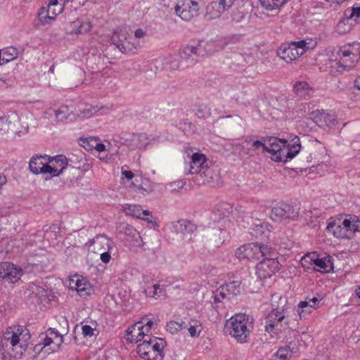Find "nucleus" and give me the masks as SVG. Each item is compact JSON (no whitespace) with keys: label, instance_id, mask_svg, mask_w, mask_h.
<instances>
[{"label":"nucleus","instance_id":"nucleus-40","mask_svg":"<svg viewBox=\"0 0 360 360\" xmlns=\"http://www.w3.org/2000/svg\"><path fill=\"white\" fill-rule=\"evenodd\" d=\"M56 120L58 122H62L69 117L70 115V109L67 105H63L59 109L54 111Z\"/></svg>","mask_w":360,"mask_h":360},{"label":"nucleus","instance_id":"nucleus-18","mask_svg":"<svg viewBox=\"0 0 360 360\" xmlns=\"http://www.w3.org/2000/svg\"><path fill=\"white\" fill-rule=\"evenodd\" d=\"M70 287L71 289L76 290L82 297H86L93 292L91 285L84 277L75 276V278L71 279L70 281Z\"/></svg>","mask_w":360,"mask_h":360},{"label":"nucleus","instance_id":"nucleus-22","mask_svg":"<svg viewBox=\"0 0 360 360\" xmlns=\"http://www.w3.org/2000/svg\"><path fill=\"white\" fill-rule=\"evenodd\" d=\"M147 335L141 322L134 323L129 327L127 330V340L131 342H138L143 340Z\"/></svg>","mask_w":360,"mask_h":360},{"label":"nucleus","instance_id":"nucleus-48","mask_svg":"<svg viewBox=\"0 0 360 360\" xmlns=\"http://www.w3.org/2000/svg\"><path fill=\"white\" fill-rule=\"evenodd\" d=\"M10 268L12 269V263L1 262L0 263V278L5 280L8 274Z\"/></svg>","mask_w":360,"mask_h":360},{"label":"nucleus","instance_id":"nucleus-4","mask_svg":"<svg viewBox=\"0 0 360 360\" xmlns=\"http://www.w3.org/2000/svg\"><path fill=\"white\" fill-rule=\"evenodd\" d=\"M277 255V250L267 245L258 243H248L238 248L236 256L239 259H247L249 261H257L264 255L274 257Z\"/></svg>","mask_w":360,"mask_h":360},{"label":"nucleus","instance_id":"nucleus-53","mask_svg":"<svg viewBox=\"0 0 360 360\" xmlns=\"http://www.w3.org/2000/svg\"><path fill=\"white\" fill-rule=\"evenodd\" d=\"M82 334L86 338H91L94 335L95 328H93L89 325H84L82 327Z\"/></svg>","mask_w":360,"mask_h":360},{"label":"nucleus","instance_id":"nucleus-16","mask_svg":"<svg viewBox=\"0 0 360 360\" xmlns=\"http://www.w3.org/2000/svg\"><path fill=\"white\" fill-rule=\"evenodd\" d=\"M121 139L123 140V144L129 146L133 148H141L145 147L150 141L148 136L145 133H123Z\"/></svg>","mask_w":360,"mask_h":360},{"label":"nucleus","instance_id":"nucleus-54","mask_svg":"<svg viewBox=\"0 0 360 360\" xmlns=\"http://www.w3.org/2000/svg\"><path fill=\"white\" fill-rule=\"evenodd\" d=\"M252 148L254 150H259L261 148L262 150V152L265 153L266 150L267 149V146L261 141L256 140L252 142Z\"/></svg>","mask_w":360,"mask_h":360},{"label":"nucleus","instance_id":"nucleus-36","mask_svg":"<svg viewBox=\"0 0 360 360\" xmlns=\"http://www.w3.org/2000/svg\"><path fill=\"white\" fill-rule=\"evenodd\" d=\"M316 257V252H309L303 256L300 260L302 266L304 269H313V266L315 265L314 261H316L315 257Z\"/></svg>","mask_w":360,"mask_h":360},{"label":"nucleus","instance_id":"nucleus-35","mask_svg":"<svg viewBox=\"0 0 360 360\" xmlns=\"http://www.w3.org/2000/svg\"><path fill=\"white\" fill-rule=\"evenodd\" d=\"M22 275V269L12 264V269L10 268L8 274L5 281L14 283L18 281Z\"/></svg>","mask_w":360,"mask_h":360},{"label":"nucleus","instance_id":"nucleus-46","mask_svg":"<svg viewBox=\"0 0 360 360\" xmlns=\"http://www.w3.org/2000/svg\"><path fill=\"white\" fill-rule=\"evenodd\" d=\"M166 327L167 331L174 334L180 330H182L183 328H186L187 326L186 325V323L184 321H181V323H178L176 321H169V323H167Z\"/></svg>","mask_w":360,"mask_h":360},{"label":"nucleus","instance_id":"nucleus-5","mask_svg":"<svg viewBox=\"0 0 360 360\" xmlns=\"http://www.w3.org/2000/svg\"><path fill=\"white\" fill-rule=\"evenodd\" d=\"M166 342L162 338L155 337L144 340L137 346L136 352L145 360H162L164 357L163 349Z\"/></svg>","mask_w":360,"mask_h":360},{"label":"nucleus","instance_id":"nucleus-55","mask_svg":"<svg viewBox=\"0 0 360 360\" xmlns=\"http://www.w3.org/2000/svg\"><path fill=\"white\" fill-rule=\"evenodd\" d=\"M91 30V25L89 22H84L82 23L79 27H78V30L77 32H75L76 34H83L89 32Z\"/></svg>","mask_w":360,"mask_h":360},{"label":"nucleus","instance_id":"nucleus-62","mask_svg":"<svg viewBox=\"0 0 360 360\" xmlns=\"http://www.w3.org/2000/svg\"><path fill=\"white\" fill-rule=\"evenodd\" d=\"M6 176L4 175L0 174V189L1 188L2 186L6 184Z\"/></svg>","mask_w":360,"mask_h":360},{"label":"nucleus","instance_id":"nucleus-28","mask_svg":"<svg viewBox=\"0 0 360 360\" xmlns=\"http://www.w3.org/2000/svg\"><path fill=\"white\" fill-rule=\"evenodd\" d=\"M347 9L345 10L344 17L338 22L335 27V31L339 34H345L352 29V20H354V17H349L347 15Z\"/></svg>","mask_w":360,"mask_h":360},{"label":"nucleus","instance_id":"nucleus-39","mask_svg":"<svg viewBox=\"0 0 360 360\" xmlns=\"http://www.w3.org/2000/svg\"><path fill=\"white\" fill-rule=\"evenodd\" d=\"M49 162H53L56 165L58 169H61L62 172L68 166V159L65 155H60L54 158H49Z\"/></svg>","mask_w":360,"mask_h":360},{"label":"nucleus","instance_id":"nucleus-64","mask_svg":"<svg viewBox=\"0 0 360 360\" xmlns=\"http://www.w3.org/2000/svg\"><path fill=\"white\" fill-rule=\"evenodd\" d=\"M356 295L360 299V286L356 288Z\"/></svg>","mask_w":360,"mask_h":360},{"label":"nucleus","instance_id":"nucleus-7","mask_svg":"<svg viewBox=\"0 0 360 360\" xmlns=\"http://www.w3.org/2000/svg\"><path fill=\"white\" fill-rule=\"evenodd\" d=\"M290 320L284 309H273L266 318L265 331L270 334L286 333L290 330Z\"/></svg>","mask_w":360,"mask_h":360},{"label":"nucleus","instance_id":"nucleus-33","mask_svg":"<svg viewBox=\"0 0 360 360\" xmlns=\"http://www.w3.org/2000/svg\"><path fill=\"white\" fill-rule=\"evenodd\" d=\"M42 158L43 157L41 155H36L31 158L29 167L32 173L36 174H40V172L42 169L41 167L44 166V164L41 162Z\"/></svg>","mask_w":360,"mask_h":360},{"label":"nucleus","instance_id":"nucleus-63","mask_svg":"<svg viewBox=\"0 0 360 360\" xmlns=\"http://www.w3.org/2000/svg\"><path fill=\"white\" fill-rule=\"evenodd\" d=\"M58 6V0H50L48 6L55 7Z\"/></svg>","mask_w":360,"mask_h":360},{"label":"nucleus","instance_id":"nucleus-43","mask_svg":"<svg viewBox=\"0 0 360 360\" xmlns=\"http://www.w3.org/2000/svg\"><path fill=\"white\" fill-rule=\"evenodd\" d=\"M275 355L281 360H287L292 356V349L290 345H285L280 347Z\"/></svg>","mask_w":360,"mask_h":360},{"label":"nucleus","instance_id":"nucleus-21","mask_svg":"<svg viewBox=\"0 0 360 360\" xmlns=\"http://www.w3.org/2000/svg\"><path fill=\"white\" fill-rule=\"evenodd\" d=\"M94 251L101 253L105 251H112L114 245L112 240L105 235L97 236L92 241Z\"/></svg>","mask_w":360,"mask_h":360},{"label":"nucleus","instance_id":"nucleus-32","mask_svg":"<svg viewBox=\"0 0 360 360\" xmlns=\"http://www.w3.org/2000/svg\"><path fill=\"white\" fill-rule=\"evenodd\" d=\"M50 330V335H55L54 340H53L51 338L46 336V338L44 339V345L48 346L50 345L51 343H54L56 345V348H53L52 350L55 351L56 349H58L59 346L63 342V336L60 335L57 330H55L54 329H49Z\"/></svg>","mask_w":360,"mask_h":360},{"label":"nucleus","instance_id":"nucleus-13","mask_svg":"<svg viewBox=\"0 0 360 360\" xmlns=\"http://www.w3.org/2000/svg\"><path fill=\"white\" fill-rule=\"evenodd\" d=\"M240 283L239 281H233L221 285L213 297L214 302H219L224 299L230 300L239 294L240 292Z\"/></svg>","mask_w":360,"mask_h":360},{"label":"nucleus","instance_id":"nucleus-12","mask_svg":"<svg viewBox=\"0 0 360 360\" xmlns=\"http://www.w3.org/2000/svg\"><path fill=\"white\" fill-rule=\"evenodd\" d=\"M131 40H133V37L122 30L114 31L111 37L112 44L125 54L135 53L137 50V46Z\"/></svg>","mask_w":360,"mask_h":360},{"label":"nucleus","instance_id":"nucleus-2","mask_svg":"<svg viewBox=\"0 0 360 360\" xmlns=\"http://www.w3.org/2000/svg\"><path fill=\"white\" fill-rule=\"evenodd\" d=\"M326 230L340 239H352L360 232V218L354 214H340L328 220Z\"/></svg>","mask_w":360,"mask_h":360},{"label":"nucleus","instance_id":"nucleus-27","mask_svg":"<svg viewBox=\"0 0 360 360\" xmlns=\"http://www.w3.org/2000/svg\"><path fill=\"white\" fill-rule=\"evenodd\" d=\"M293 91L301 98L308 99L312 92V88L306 82H296L293 85Z\"/></svg>","mask_w":360,"mask_h":360},{"label":"nucleus","instance_id":"nucleus-56","mask_svg":"<svg viewBox=\"0 0 360 360\" xmlns=\"http://www.w3.org/2000/svg\"><path fill=\"white\" fill-rule=\"evenodd\" d=\"M112 251H105L99 253L100 258L103 263H108L111 259V253Z\"/></svg>","mask_w":360,"mask_h":360},{"label":"nucleus","instance_id":"nucleus-8","mask_svg":"<svg viewBox=\"0 0 360 360\" xmlns=\"http://www.w3.org/2000/svg\"><path fill=\"white\" fill-rule=\"evenodd\" d=\"M263 257L264 259L256 266V274L260 279L271 277L276 272L278 271L282 266L279 261V259H282V257H279L278 252L276 256L269 257L264 255Z\"/></svg>","mask_w":360,"mask_h":360},{"label":"nucleus","instance_id":"nucleus-45","mask_svg":"<svg viewBox=\"0 0 360 360\" xmlns=\"http://www.w3.org/2000/svg\"><path fill=\"white\" fill-rule=\"evenodd\" d=\"M2 55V60L7 63L17 57L18 51L16 49L10 47L3 51Z\"/></svg>","mask_w":360,"mask_h":360},{"label":"nucleus","instance_id":"nucleus-20","mask_svg":"<svg viewBox=\"0 0 360 360\" xmlns=\"http://www.w3.org/2000/svg\"><path fill=\"white\" fill-rule=\"evenodd\" d=\"M172 227L176 233H181L188 240H191V235L196 231L195 224L187 219H179L172 222Z\"/></svg>","mask_w":360,"mask_h":360},{"label":"nucleus","instance_id":"nucleus-38","mask_svg":"<svg viewBox=\"0 0 360 360\" xmlns=\"http://www.w3.org/2000/svg\"><path fill=\"white\" fill-rule=\"evenodd\" d=\"M195 115L199 119H206L211 115L210 109L205 105H196L193 110Z\"/></svg>","mask_w":360,"mask_h":360},{"label":"nucleus","instance_id":"nucleus-25","mask_svg":"<svg viewBox=\"0 0 360 360\" xmlns=\"http://www.w3.org/2000/svg\"><path fill=\"white\" fill-rule=\"evenodd\" d=\"M315 259V265L313 266V269L322 273H328L333 269L331 257H319L316 254Z\"/></svg>","mask_w":360,"mask_h":360},{"label":"nucleus","instance_id":"nucleus-61","mask_svg":"<svg viewBox=\"0 0 360 360\" xmlns=\"http://www.w3.org/2000/svg\"><path fill=\"white\" fill-rule=\"evenodd\" d=\"M354 87L360 91V75L354 81Z\"/></svg>","mask_w":360,"mask_h":360},{"label":"nucleus","instance_id":"nucleus-34","mask_svg":"<svg viewBox=\"0 0 360 360\" xmlns=\"http://www.w3.org/2000/svg\"><path fill=\"white\" fill-rule=\"evenodd\" d=\"M323 150L324 148L321 146L320 145H319L318 143H315V144H313L311 146H310L308 149H307V153L309 155V157H307V162H312L313 160L314 162H319V160H318V150Z\"/></svg>","mask_w":360,"mask_h":360},{"label":"nucleus","instance_id":"nucleus-37","mask_svg":"<svg viewBox=\"0 0 360 360\" xmlns=\"http://www.w3.org/2000/svg\"><path fill=\"white\" fill-rule=\"evenodd\" d=\"M235 0H212L211 5L213 7H217L219 13L225 11L229 8Z\"/></svg>","mask_w":360,"mask_h":360},{"label":"nucleus","instance_id":"nucleus-26","mask_svg":"<svg viewBox=\"0 0 360 360\" xmlns=\"http://www.w3.org/2000/svg\"><path fill=\"white\" fill-rule=\"evenodd\" d=\"M62 8L59 6L58 11L54 7L48 6L46 10L41 8L39 14V20L44 24L49 23L50 21L55 20L56 16L61 12Z\"/></svg>","mask_w":360,"mask_h":360},{"label":"nucleus","instance_id":"nucleus-1","mask_svg":"<svg viewBox=\"0 0 360 360\" xmlns=\"http://www.w3.org/2000/svg\"><path fill=\"white\" fill-rule=\"evenodd\" d=\"M0 339V355L2 359H20L26 351L31 338L30 330L22 326L10 328Z\"/></svg>","mask_w":360,"mask_h":360},{"label":"nucleus","instance_id":"nucleus-57","mask_svg":"<svg viewBox=\"0 0 360 360\" xmlns=\"http://www.w3.org/2000/svg\"><path fill=\"white\" fill-rule=\"evenodd\" d=\"M146 34V32L141 28L137 29L134 32L135 37L139 39L144 37Z\"/></svg>","mask_w":360,"mask_h":360},{"label":"nucleus","instance_id":"nucleus-29","mask_svg":"<svg viewBox=\"0 0 360 360\" xmlns=\"http://www.w3.org/2000/svg\"><path fill=\"white\" fill-rule=\"evenodd\" d=\"M105 110H108V109L103 107L98 108V106L91 105H85V106L80 110V113L78 116L81 118H89L99 111H102L101 114L105 113V112H104Z\"/></svg>","mask_w":360,"mask_h":360},{"label":"nucleus","instance_id":"nucleus-19","mask_svg":"<svg viewBox=\"0 0 360 360\" xmlns=\"http://www.w3.org/2000/svg\"><path fill=\"white\" fill-rule=\"evenodd\" d=\"M277 55L286 63H290L302 56V53H300L299 50H297L292 44H283L278 49Z\"/></svg>","mask_w":360,"mask_h":360},{"label":"nucleus","instance_id":"nucleus-3","mask_svg":"<svg viewBox=\"0 0 360 360\" xmlns=\"http://www.w3.org/2000/svg\"><path fill=\"white\" fill-rule=\"evenodd\" d=\"M226 328L229 334L238 342L244 343L248 341V338L252 328V321L249 316L238 314L227 321Z\"/></svg>","mask_w":360,"mask_h":360},{"label":"nucleus","instance_id":"nucleus-49","mask_svg":"<svg viewBox=\"0 0 360 360\" xmlns=\"http://www.w3.org/2000/svg\"><path fill=\"white\" fill-rule=\"evenodd\" d=\"M193 322L194 324L191 325L189 328H188V330L191 337H196L199 335V333L201 330V325L197 321H193Z\"/></svg>","mask_w":360,"mask_h":360},{"label":"nucleus","instance_id":"nucleus-42","mask_svg":"<svg viewBox=\"0 0 360 360\" xmlns=\"http://www.w3.org/2000/svg\"><path fill=\"white\" fill-rule=\"evenodd\" d=\"M51 163L52 164V165L44 164V166L41 167L42 169L40 172V173H41V174L49 173L51 174V176H59L62 173L61 169H58V168H57L56 165H54L53 162H51Z\"/></svg>","mask_w":360,"mask_h":360},{"label":"nucleus","instance_id":"nucleus-47","mask_svg":"<svg viewBox=\"0 0 360 360\" xmlns=\"http://www.w3.org/2000/svg\"><path fill=\"white\" fill-rule=\"evenodd\" d=\"M124 233L126 236L130 237L131 240L136 243H137L138 239L141 238V236L136 229L134 226L129 224H127L124 228Z\"/></svg>","mask_w":360,"mask_h":360},{"label":"nucleus","instance_id":"nucleus-31","mask_svg":"<svg viewBox=\"0 0 360 360\" xmlns=\"http://www.w3.org/2000/svg\"><path fill=\"white\" fill-rule=\"evenodd\" d=\"M321 299H318L317 297H314L311 299H309V300L301 301L298 304V313L300 314V318H302V312L304 311V308H311V309H317L319 308V304L321 302Z\"/></svg>","mask_w":360,"mask_h":360},{"label":"nucleus","instance_id":"nucleus-58","mask_svg":"<svg viewBox=\"0 0 360 360\" xmlns=\"http://www.w3.org/2000/svg\"><path fill=\"white\" fill-rule=\"evenodd\" d=\"M122 174L127 179L131 180L134 176V173L131 171H122Z\"/></svg>","mask_w":360,"mask_h":360},{"label":"nucleus","instance_id":"nucleus-51","mask_svg":"<svg viewBox=\"0 0 360 360\" xmlns=\"http://www.w3.org/2000/svg\"><path fill=\"white\" fill-rule=\"evenodd\" d=\"M160 289V285L159 284H154L153 285V290H149L148 291V289L147 290H145V293L147 295H150L155 299H157L158 297H159L160 296V293L162 292V290H160V291L158 292V290Z\"/></svg>","mask_w":360,"mask_h":360},{"label":"nucleus","instance_id":"nucleus-15","mask_svg":"<svg viewBox=\"0 0 360 360\" xmlns=\"http://www.w3.org/2000/svg\"><path fill=\"white\" fill-rule=\"evenodd\" d=\"M269 142L266 152L271 155V158L273 160L281 162L284 157L285 150H283V148L285 143H287V141L276 137H270Z\"/></svg>","mask_w":360,"mask_h":360},{"label":"nucleus","instance_id":"nucleus-59","mask_svg":"<svg viewBox=\"0 0 360 360\" xmlns=\"http://www.w3.org/2000/svg\"><path fill=\"white\" fill-rule=\"evenodd\" d=\"M154 325L153 321H148L147 323L143 326L144 330L148 334L150 332L152 326Z\"/></svg>","mask_w":360,"mask_h":360},{"label":"nucleus","instance_id":"nucleus-14","mask_svg":"<svg viewBox=\"0 0 360 360\" xmlns=\"http://www.w3.org/2000/svg\"><path fill=\"white\" fill-rule=\"evenodd\" d=\"M202 184H210L212 186L218 184L220 180V172L219 167L211 162H208L202 167L198 174Z\"/></svg>","mask_w":360,"mask_h":360},{"label":"nucleus","instance_id":"nucleus-17","mask_svg":"<svg viewBox=\"0 0 360 360\" xmlns=\"http://www.w3.org/2000/svg\"><path fill=\"white\" fill-rule=\"evenodd\" d=\"M310 117L320 127H331L335 124L336 118L333 111L315 110Z\"/></svg>","mask_w":360,"mask_h":360},{"label":"nucleus","instance_id":"nucleus-30","mask_svg":"<svg viewBox=\"0 0 360 360\" xmlns=\"http://www.w3.org/2000/svg\"><path fill=\"white\" fill-rule=\"evenodd\" d=\"M262 8L266 11L279 9L289 0H259Z\"/></svg>","mask_w":360,"mask_h":360},{"label":"nucleus","instance_id":"nucleus-52","mask_svg":"<svg viewBox=\"0 0 360 360\" xmlns=\"http://www.w3.org/2000/svg\"><path fill=\"white\" fill-rule=\"evenodd\" d=\"M291 44L296 47L297 50H299L300 53H302V55L309 49V47L307 46V42L304 40L292 42Z\"/></svg>","mask_w":360,"mask_h":360},{"label":"nucleus","instance_id":"nucleus-44","mask_svg":"<svg viewBox=\"0 0 360 360\" xmlns=\"http://www.w3.org/2000/svg\"><path fill=\"white\" fill-rule=\"evenodd\" d=\"M11 122L8 120V119L6 117H0V136L6 134L10 130L17 133V131H14L11 128Z\"/></svg>","mask_w":360,"mask_h":360},{"label":"nucleus","instance_id":"nucleus-41","mask_svg":"<svg viewBox=\"0 0 360 360\" xmlns=\"http://www.w3.org/2000/svg\"><path fill=\"white\" fill-rule=\"evenodd\" d=\"M127 212L129 214H131L138 219H143L148 222L152 221L149 218L145 219L141 216V207L140 205H130L127 208Z\"/></svg>","mask_w":360,"mask_h":360},{"label":"nucleus","instance_id":"nucleus-6","mask_svg":"<svg viewBox=\"0 0 360 360\" xmlns=\"http://www.w3.org/2000/svg\"><path fill=\"white\" fill-rule=\"evenodd\" d=\"M337 55L339 57V61L336 63L338 72L354 67L360 58V43L354 42L341 46Z\"/></svg>","mask_w":360,"mask_h":360},{"label":"nucleus","instance_id":"nucleus-11","mask_svg":"<svg viewBox=\"0 0 360 360\" xmlns=\"http://www.w3.org/2000/svg\"><path fill=\"white\" fill-rule=\"evenodd\" d=\"M299 217V209L285 202H280L271 210V218L276 221H294Z\"/></svg>","mask_w":360,"mask_h":360},{"label":"nucleus","instance_id":"nucleus-9","mask_svg":"<svg viewBox=\"0 0 360 360\" xmlns=\"http://www.w3.org/2000/svg\"><path fill=\"white\" fill-rule=\"evenodd\" d=\"M200 0H179L175 12L183 20L190 21L200 15Z\"/></svg>","mask_w":360,"mask_h":360},{"label":"nucleus","instance_id":"nucleus-50","mask_svg":"<svg viewBox=\"0 0 360 360\" xmlns=\"http://www.w3.org/2000/svg\"><path fill=\"white\" fill-rule=\"evenodd\" d=\"M347 15L349 17H354V21L360 20V6H354L352 8H348Z\"/></svg>","mask_w":360,"mask_h":360},{"label":"nucleus","instance_id":"nucleus-60","mask_svg":"<svg viewBox=\"0 0 360 360\" xmlns=\"http://www.w3.org/2000/svg\"><path fill=\"white\" fill-rule=\"evenodd\" d=\"M95 149L98 152L104 151L105 149V146L103 143H96L95 146Z\"/></svg>","mask_w":360,"mask_h":360},{"label":"nucleus","instance_id":"nucleus-10","mask_svg":"<svg viewBox=\"0 0 360 360\" xmlns=\"http://www.w3.org/2000/svg\"><path fill=\"white\" fill-rule=\"evenodd\" d=\"M206 44L205 41L200 40L195 44L183 46L179 53L181 58L187 63H196L200 58L204 57L207 54Z\"/></svg>","mask_w":360,"mask_h":360},{"label":"nucleus","instance_id":"nucleus-24","mask_svg":"<svg viewBox=\"0 0 360 360\" xmlns=\"http://www.w3.org/2000/svg\"><path fill=\"white\" fill-rule=\"evenodd\" d=\"M205 155L199 153H194L191 155V161L190 162V169L188 174H198L205 165L208 163Z\"/></svg>","mask_w":360,"mask_h":360},{"label":"nucleus","instance_id":"nucleus-23","mask_svg":"<svg viewBox=\"0 0 360 360\" xmlns=\"http://www.w3.org/2000/svg\"><path fill=\"white\" fill-rule=\"evenodd\" d=\"M301 150V143L300 138L295 136L290 143H285L283 150H285L283 159L281 162H285L289 160H292Z\"/></svg>","mask_w":360,"mask_h":360}]
</instances>
